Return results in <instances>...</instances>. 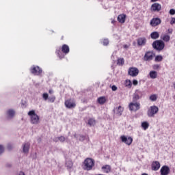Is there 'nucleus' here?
Here are the masks:
<instances>
[{
  "instance_id": "nucleus-14",
  "label": "nucleus",
  "mask_w": 175,
  "mask_h": 175,
  "mask_svg": "<svg viewBox=\"0 0 175 175\" xmlns=\"http://www.w3.org/2000/svg\"><path fill=\"white\" fill-rule=\"evenodd\" d=\"M161 175H167L169 173H170V168H169L168 166L164 165L161 167L160 170Z\"/></svg>"
},
{
  "instance_id": "nucleus-34",
  "label": "nucleus",
  "mask_w": 175,
  "mask_h": 175,
  "mask_svg": "<svg viewBox=\"0 0 175 175\" xmlns=\"http://www.w3.org/2000/svg\"><path fill=\"white\" fill-rule=\"evenodd\" d=\"M150 100H152V102H155L157 100V95L153 94L150 96Z\"/></svg>"
},
{
  "instance_id": "nucleus-40",
  "label": "nucleus",
  "mask_w": 175,
  "mask_h": 175,
  "mask_svg": "<svg viewBox=\"0 0 175 175\" xmlns=\"http://www.w3.org/2000/svg\"><path fill=\"white\" fill-rule=\"evenodd\" d=\"M170 14H171L172 16L175 14V10L174 9H171L170 10Z\"/></svg>"
},
{
  "instance_id": "nucleus-51",
  "label": "nucleus",
  "mask_w": 175,
  "mask_h": 175,
  "mask_svg": "<svg viewBox=\"0 0 175 175\" xmlns=\"http://www.w3.org/2000/svg\"><path fill=\"white\" fill-rule=\"evenodd\" d=\"M19 175H23V172H21L19 173Z\"/></svg>"
},
{
  "instance_id": "nucleus-26",
  "label": "nucleus",
  "mask_w": 175,
  "mask_h": 175,
  "mask_svg": "<svg viewBox=\"0 0 175 175\" xmlns=\"http://www.w3.org/2000/svg\"><path fill=\"white\" fill-rule=\"evenodd\" d=\"M161 38L164 41V42H169L170 40V36L167 34H164L161 36Z\"/></svg>"
},
{
  "instance_id": "nucleus-16",
  "label": "nucleus",
  "mask_w": 175,
  "mask_h": 175,
  "mask_svg": "<svg viewBox=\"0 0 175 175\" xmlns=\"http://www.w3.org/2000/svg\"><path fill=\"white\" fill-rule=\"evenodd\" d=\"M160 167H161V163H159V161H153L152 162V170L157 172V170H159Z\"/></svg>"
},
{
  "instance_id": "nucleus-17",
  "label": "nucleus",
  "mask_w": 175,
  "mask_h": 175,
  "mask_svg": "<svg viewBox=\"0 0 175 175\" xmlns=\"http://www.w3.org/2000/svg\"><path fill=\"white\" fill-rule=\"evenodd\" d=\"M146 43H147V39L146 38L142 37L137 39L138 46H146Z\"/></svg>"
},
{
  "instance_id": "nucleus-37",
  "label": "nucleus",
  "mask_w": 175,
  "mask_h": 175,
  "mask_svg": "<svg viewBox=\"0 0 175 175\" xmlns=\"http://www.w3.org/2000/svg\"><path fill=\"white\" fill-rule=\"evenodd\" d=\"M59 140L62 143H64V142H65V140H66V139L64 136H60V137H59Z\"/></svg>"
},
{
  "instance_id": "nucleus-12",
  "label": "nucleus",
  "mask_w": 175,
  "mask_h": 175,
  "mask_svg": "<svg viewBox=\"0 0 175 175\" xmlns=\"http://www.w3.org/2000/svg\"><path fill=\"white\" fill-rule=\"evenodd\" d=\"M120 139L122 143H125V144H127V146H131V144H132V142H133V139H132V137H125V135L121 136Z\"/></svg>"
},
{
  "instance_id": "nucleus-2",
  "label": "nucleus",
  "mask_w": 175,
  "mask_h": 175,
  "mask_svg": "<svg viewBox=\"0 0 175 175\" xmlns=\"http://www.w3.org/2000/svg\"><path fill=\"white\" fill-rule=\"evenodd\" d=\"M95 166V161L91 158H87L83 162V170L89 172L92 170L93 167Z\"/></svg>"
},
{
  "instance_id": "nucleus-47",
  "label": "nucleus",
  "mask_w": 175,
  "mask_h": 175,
  "mask_svg": "<svg viewBox=\"0 0 175 175\" xmlns=\"http://www.w3.org/2000/svg\"><path fill=\"white\" fill-rule=\"evenodd\" d=\"M123 47H124V49H129V45H128V44H124V45L123 46Z\"/></svg>"
},
{
  "instance_id": "nucleus-8",
  "label": "nucleus",
  "mask_w": 175,
  "mask_h": 175,
  "mask_svg": "<svg viewBox=\"0 0 175 175\" xmlns=\"http://www.w3.org/2000/svg\"><path fill=\"white\" fill-rule=\"evenodd\" d=\"M158 111H159V108H158V107L155 105L151 106L148 111V117H154Z\"/></svg>"
},
{
  "instance_id": "nucleus-50",
  "label": "nucleus",
  "mask_w": 175,
  "mask_h": 175,
  "mask_svg": "<svg viewBox=\"0 0 175 175\" xmlns=\"http://www.w3.org/2000/svg\"><path fill=\"white\" fill-rule=\"evenodd\" d=\"M53 93V90H49V94H52Z\"/></svg>"
},
{
  "instance_id": "nucleus-30",
  "label": "nucleus",
  "mask_w": 175,
  "mask_h": 175,
  "mask_svg": "<svg viewBox=\"0 0 175 175\" xmlns=\"http://www.w3.org/2000/svg\"><path fill=\"white\" fill-rule=\"evenodd\" d=\"M96 124V121L94 118H90L88 120V124L90 126H94Z\"/></svg>"
},
{
  "instance_id": "nucleus-38",
  "label": "nucleus",
  "mask_w": 175,
  "mask_h": 175,
  "mask_svg": "<svg viewBox=\"0 0 175 175\" xmlns=\"http://www.w3.org/2000/svg\"><path fill=\"white\" fill-rule=\"evenodd\" d=\"M152 68L154 70H158V69H159V65L158 64H154L152 66Z\"/></svg>"
},
{
  "instance_id": "nucleus-52",
  "label": "nucleus",
  "mask_w": 175,
  "mask_h": 175,
  "mask_svg": "<svg viewBox=\"0 0 175 175\" xmlns=\"http://www.w3.org/2000/svg\"><path fill=\"white\" fill-rule=\"evenodd\" d=\"M23 175H25V174L23 173Z\"/></svg>"
},
{
  "instance_id": "nucleus-45",
  "label": "nucleus",
  "mask_w": 175,
  "mask_h": 175,
  "mask_svg": "<svg viewBox=\"0 0 175 175\" xmlns=\"http://www.w3.org/2000/svg\"><path fill=\"white\" fill-rule=\"evenodd\" d=\"M53 142H59V137H55L54 139H53Z\"/></svg>"
},
{
  "instance_id": "nucleus-22",
  "label": "nucleus",
  "mask_w": 175,
  "mask_h": 175,
  "mask_svg": "<svg viewBox=\"0 0 175 175\" xmlns=\"http://www.w3.org/2000/svg\"><path fill=\"white\" fill-rule=\"evenodd\" d=\"M16 112L13 109H9L7 111V116L9 117V118H13L14 116H15Z\"/></svg>"
},
{
  "instance_id": "nucleus-28",
  "label": "nucleus",
  "mask_w": 175,
  "mask_h": 175,
  "mask_svg": "<svg viewBox=\"0 0 175 175\" xmlns=\"http://www.w3.org/2000/svg\"><path fill=\"white\" fill-rule=\"evenodd\" d=\"M66 166L68 169V170H70V169H72V167H73V163L72 162V161H66Z\"/></svg>"
},
{
  "instance_id": "nucleus-31",
  "label": "nucleus",
  "mask_w": 175,
  "mask_h": 175,
  "mask_svg": "<svg viewBox=\"0 0 175 175\" xmlns=\"http://www.w3.org/2000/svg\"><path fill=\"white\" fill-rule=\"evenodd\" d=\"M124 62H125L124 58H119L118 59L117 65H119V66H122V65H124Z\"/></svg>"
},
{
  "instance_id": "nucleus-10",
  "label": "nucleus",
  "mask_w": 175,
  "mask_h": 175,
  "mask_svg": "<svg viewBox=\"0 0 175 175\" xmlns=\"http://www.w3.org/2000/svg\"><path fill=\"white\" fill-rule=\"evenodd\" d=\"M154 55L155 54H154L153 51H147L144 56V60L152 61Z\"/></svg>"
},
{
  "instance_id": "nucleus-18",
  "label": "nucleus",
  "mask_w": 175,
  "mask_h": 175,
  "mask_svg": "<svg viewBox=\"0 0 175 175\" xmlns=\"http://www.w3.org/2000/svg\"><path fill=\"white\" fill-rule=\"evenodd\" d=\"M31 146V144L29 142L25 143L23 148V152L24 154H28L29 152V147Z\"/></svg>"
},
{
  "instance_id": "nucleus-4",
  "label": "nucleus",
  "mask_w": 175,
  "mask_h": 175,
  "mask_svg": "<svg viewBox=\"0 0 175 175\" xmlns=\"http://www.w3.org/2000/svg\"><path fill=\"white\" fill-rule=\"evenodd\" d=\"M30 72L34 76H42L43 73V70L39 66H32L30 68Z\"/></svg>"
},
{
  "instance_id": "nucleus-39",
  "label": "nucleus",
  "mask_w": 175,
  "mask_h": 175,
  "mask_svg": "<svg viewBox=\"0 0 175 175\" xmlns=\"http://www.w3.org/2000/svg\"><path fill=\"white\" fill-rule=\"evenodd\" d=\"M5 151V148H3V146L2 145H0V155Z\"/></svg>"
},
{
  "instance_id": "nucleus-43",
  "label": "nucleus",
  "mask_w": 175,
  "mask_h": 175,
  "mask_svg": "<svg viewBox=\"0 0 175 175\" xmlns=\"http://www.w3.org/2000/svg\"><path fill=\"white\" fill-rule=\"evenodd\" d=\"M7 148L9 151H10V150H12V148H13V146L11 144H8L7 146Z\"/></svg>"
},
{
  "instance_id": "nucleus-46",
  "label": "nucleus",
  "mask_w": 175,
  "mask_h": 175,
  "mask_svg": "<svg viewBox=\"0 0 175 175\" xmlns=\"http://www.w3.org/2000/svg\"><path fill=\"white\" fill-rule=\"evenodd\" d=\"M167 32H168V33H173V29H167Z\"/></svg>"
},
{
  "instance_id": "nucleus-33",
  "label": "nucleus",
  "mask_w": 175,
  "mask_h": 175,
  "mask_svg": "<svg viewBox=\"0 0 175 175\" xmlns=\"http://www.w3.org/2000/svg\"><path fill=\"white\" fill-rule=\"evenodd\" d=\"M102 44H103V46H107V44H109V40L108 39H104L103 40V41H101Z\"/></svg>"
},
{
  "instance_id": "nucleus-5",
  "label": "nucleus",
  "mask_w": 175,
  "mask_h": 175,
  "mask_svg": "<svg viewBox=\"0 0 175 175\" xmlns=\"http://www.w3.org/2000/svg\"><path fill=\"white\" fill-rule=\"evenodd\" d=\"M28 116H30L31 124H36L39 122V116L35 113V111H29L28 112Z\"/></svg>"
},
{
  "instance_id": "nucleus-19",
  "label": "nucleus",
  "mask_w": 175,
  "mask_h": 175,
  "mask_svg": "<svg viewBox=\"0 0 175 175\" xmlns=\"http://www.w3.org/2000/svg\"><path fill=\"white\" fill-rule=\"evenodd\" d=\"M113 111L116 116H122V111H124V108H122L121 106H119L118 107H116Z\"/></svg>"
},
{
  "instance_id": "nucleus-21",
  "label": "nucleus",
  "mask_w": 175,
  "mask_h": 175,
  "mask_svg": "<svg viewBox=\"0 0 175 175\" xmlns=\"http://www.w3.org/2000/svg\"><path fill=\"white\" fill-rule=\"evenodd\" d=\"M102 170L104 173H109L110 170H111V167H110L109 165H105L102 167Z\"/></svg>"
},
{
  "instance_id": "nucleus-44",
  "label": "nucleus",
  "mask_w": 175,
  "mask_h": 175,
  "mask_svg": "<svg viewBox=\"0 0 175 175\" xmlns=\"http://www.w3.org/2000/svg\"><path fill=\"white\" fill-rule=\"evenodd\" d=\"M170 24L173 25V24H175V18H172V20L170 21Z\"/></svg>"
},
{
  "instance_id": "nucleus-1",
  "label": "nucleus",
  "mask_w": 175,
  "mask_h": 175,
  "mask_svg": "<svg viewBox=\"0 0 175 175\" xmlns=\"http://www.w3.org/2000/svg\"><path fill=\"white\" fill-rule=\"evenodd\" d=\"M69 51H70L69 46L64 44L62 45V48H57L55 53L58 58H59V59H62L65 58V55L69 54Z\"/></svg>"
},
{
  "instance_id": "nucleus-13",
  "label": "nucleus",
  "mask_w": 175,
  "mask_h": 175,
  "mask_svg": "<svg viewBox=\"0 0 175 175\" xmlns=\"http://www.w3.org/2000/svg\"><path fill=\"white\" fill-rule=\"evenodd\" d=\"M161 23H162V21L161 20V18H153L150 21V25L152 27H157V25H159V24H161Z\"/></svg>"
},
{
  "instance_id": "nucleus-35",
  "label": "nucleus",
  "mask_w": 175,
  "mask_h": 175,
  "mask_svg": "<svg viewBox=\"0 0 175 175\" xmlns=\"http://www.w3.org/2000/svg\"><path fill=\"white\" fill-rule=\"evenodd\" d=\"M42 98L43 99H44L45 100H47V99H49V94L47 93H44L42 94Z\"/></svg>"
},
{
  "instance_id": "nucleus-49",
  "label": "nucleus",
  "mask_w": 175,
  "mask_h": 175,
  "mask_svg": "<svg viewBox=\"0 0 175 175\" xmlns=\"http://www.w3.org/2000/svg\"><path fill=\"white\" fill-rule=\"evenodd\" d=\"M158 0H151V2H157Z\"/></svg>"
},
{
  "instance_id": "nucleus-48",
  "label": "nucleus",
  "mask_w": 175,
  "mask_h": 175,
  "mask_svg": "<svg viewBox=\"0 0 175 175\" xmlns=\"http://www.w3.org/2000/svg\"><path fill=\"white\" fill-rule=\"evenodd\" d=\"M84 139H85V137H84L83 135H81L80 140H84Z\"/></svg>"
},
{
  "instance_id": "nucleus-27",
  "label": "nucleus",
  "mask_w": 175,
  "mask_h": 175,
  "mask_svg": "<svg viewBox=\"0 0 175 175\" xmlns=\"http://www.w3.org/2000/svg\"><path fill=\"white\" fill-rule=\"evenodd\" d=\"M125 87L127 88H132V81L129 79H126L124 82Z\"/></svg>"
},
{
  "instance_id": "nucleus-42",
  "label": "nucleus",
  "mask_w": 175,
  "mask_h": 175,
  "mask_svg": "<svg viewBox=\"0 0 175 175\" xmlns=\"http://www.w3.org/2000/svg\"><path fill=\"white\" fill-rule=\"evenodd\" d=\"M111 90L112 91H116V90H118L117 86H116V85H113L111 86Z\"/></svg>"
},
{
  "instance_id": "nucleus-15",
  "label": "nucleus",
  "mask_w": 175,
  "mask_h": 175,
  "mask_svg": "<svg viewBox=\"0 0 175 175\" xmlns=\"http://www.w3.org/2000/svg\"><path fill=\"white\" fill-rule=\"evenodd\" d=\"M151 9L153 12H159L162 9V5L158 3H154L152 5Z\"/></svg>"
},
{
  "instance_id": "nucleus-24",
  "label": "nucleus",
  "mask_w": 175,
  "mask_h": 175,
  "mask_svg": "<svg viewBox=\"0 0 175 175\" xmlns=\"http://www.w3.org/2000/svg\"><path fill=\"white\" fill-rule=\"evenodd\" d=\"M149 76L150 79H157L158 76V72H157V71L152 70L149 72Z\"/></svg>"
},
{
  "instance_id": "nucleus-9",
  "label": "nucleus",
  "mask_w": 175,
  "mask_h": 175,
  "mask_svg": "<svg viewBox=\"0 0 175 175\" xmlns=\"http://www.w3.org/2000/svg\"><path fill=\"white\" fill-rule=\"evenodd\" d=\"M128 73L129 76H131L132 77H136L137 75H139V69L136 67H131L129 70Z\"/></svg>"
},
{
  "instance_id": "nucleus-32",
  "label": "nucleus",
  "mask_w": 175,
  "mask_h": 175,
  "mask_svg": "<svg viewBox=\"0 0 175 175\" xmlns=\"http://www.w3.org/2000/svg\"><path fill=\"white\" fill-rule=\"evenodd\" d=\"M162 59H163V57H162V55H157L155 57L154 61L155 62H161Z\"/></svg>"
},
{
  "instance_id": "nucleus-29",
  "label": "nucleus",
  "mask_w": 175,
  "mask_h": 175,
  "mask_svg": "<svg viewBox=\"0 0 175 175\" xmlns=\"http://www.w3.org/2000/svg\"><path fill=\"white\" fill-rule=\"evenodd\" d=\"M149 126H150V124H148V122H144L142 123V128H143L144 131H147Z\"/></svg>"
},
{
  "instance_id": "nucleus-25",
  "label": "nucleus",
  "mask_w": 175,
  "mask_h": 175,
  "mask_svg": "<svg viewBox=\"0 0 175 175\" xmlns=\"http://www.w3.org/2000/svg\"><path fill=\"white\" fill-rule=\"evenodd\" d=\"M150 38L151 39H158L159 38V33L158 31L152 32L150 33Z\"/></svg>"
},
{
  "instance_id": "nucleus-41",
  "label": "nucleus",
  "mask_w": 175,
  "mask_h": 175,
  "mask_svg": "<svg viewBox=\"0 0 175 175\" xmlns=\"http://www.w3.org/2000/svg\"><path fill=\"white\" fill-rule=\"evenodd\" d=\"M138 83H139V82L137 81V80L134 79V80L133 81V85H137Z\"/></svg>"
},
{
  "instance_id": "nucleus-36",
  "label": "nucleus",
  "mask_w": 175,
  "mask_h": 175,
  "mask_svg": "<svg viewBox=\"0 0 175 175\" xmlns=\"http://www.w3.org/2000/svg\"><path fill=\"white\" fill-rule=\"evenodd\" d=\"M48 100L49 102H51V103H53V102L55 100V97L54 96L49 97L48 98Z\"/></svg>"
},
{
  "instance_id": "nucleus-6",
  "label": "nucleus",
  "mask_w": 175,
  "mask_h": 175,
  "mask_svg": "<svg viewBox=\"0 0 175 175\" xmlns=\"http://www.w3.org/2000/svg\"><path fill=\"white\" fill-rule=\"evenodd\" d=\"M129 107L131 111H137V110H140V103L134 100L133 98V102L130 103Z\"/></svg>"
},
{
  "instance_id": "nucleus-11",
  "label": "nucleus",
  "mask_w": 175,
  "mask_h": 175,
  "mask_svg": "<svg viewBox=\"0 0 175 175\" xmlns=\"http://www.w3.org/2000/svg\"><path fill=\"white\" fill-rule=\"evenodd\" d=\"M65 106L67 109H74V107H76V101L72 99L67 100L65 102Z\"/></svg>"
},
{
  "instance_id": "nucleus-23",
  "label": "nucleus",
  "mask_w": 175,
  "mask_h": 175,
  "mask_svg": "<svg viewBox=\"0 0 175 175\" xmlns=\"http://www.w3.org/2000/svg\"><path fill=\"white\" fill-rule=\"evenodd\" d=\"M97 102L98 103H99V105H105V103H106V97L105 96L99 97L97 99Z\"/></svg>"
},
{
  "instance_id": "nucleus-7",
  "label": "nucleus",
  "mask_w": 175,
  "mask_h": 175,
  "mask_svg": "<svg viewBox=\"0 0 175 175\" xmlns=\"http://www.w3.org/2000/svg\"><path fill=\"white\" fill-rule=\"evenodd\" d=\"M144 95H146V92L144 90H137L133 95V100H139V99H142Z\"/></svg>"
},
{
  "instance_id": "nucleus-20",
  "label": "nucleus",
  "mask_w": 175,
  "mask_h": 175,
  "mask_svg": "<svg viewBox=\"0 0 175 175\" xmlns=\"http://www.w3.org/2000/svg\"><path fill=\"white\" fill-rule=\"evenodd\" d=\"M125 18H126V15L120 14L118 16V21H119V23H121L122 24H123V23H125Z\"/></svg>"
},
{
  "instance_id": "nucleus-3",
  "label": "nucleus",
  "mask_w": 175,
  "mask_h": 175,
  "mask_svg": "<svg viewBox=\"0 0 175 175\" xmlns=\"http://www.w3.org/2000/svg\"><path fill=\"white\" fill-rule=\"evenodd\" d=\"M152 46L157 51H162L165 49V42L163 40H159L153 42Z\"/></svg>"
}]
</instances>
